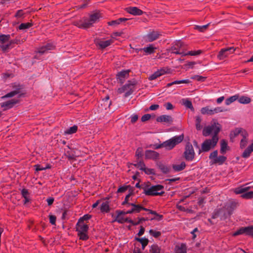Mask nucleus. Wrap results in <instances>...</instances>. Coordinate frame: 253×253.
Returning <instances> with one entry per match:
<instances>
[{
    "instance_id": "obj_32",
    "label": "nucleus",
    "mask_w": 253,
    "mask_h": 253,
    "mask_svg": "<svg viewBox=\"0 0 253 253\" xmlns=\"http://www.w3.org/2000/svg\"><path fill=\"white\" fill-rule=\"evenodd\" d=\"M33 25V22L22 23L17 28V30H23L31 27Z\"/></svg>"
},
{
    "instance_id": "obj_39",
    "label": "nucleus",
    "mask_w": 253,
    "mask_h": 253,
    "mask_svg": "<svg viewBox=\"0 0 253 253\" xmlns=\"http://www.w3.org/2000/svg\"><path fill=\"white\" fill-rule=\"evenodd\" d=\"M139 169L145 172V173L147 175H156L155 170L153 169L148 168L146 167L145 168H139Z\"/></svg>"
},
{
    "instance_id": "obj_37",
    "label": "nucleus",
    "mask_w": 253,
    "mask_h": 253,
    "mask_svg": "<svg viewBox=\"0 0 253 253\" xmlns=\"http://www.w3.org/2000/svg\"><path fill=\"white\" fill-rule=\"evenodd\" d=\"M245 129L241 127H236L233 130L231 131L230 135H233V137H236L239 134H241Z\"/></svg>"
},
{
    "instance_id": "obj_19",
    "label": "nucleus",
    "mask_w": 253,
    "mask_h": 253,
    "mask_svg": "<svg viewBox=\"0 0 253 253\" xmlns=\"http://www.w3.org/2000/svg\"><path fill=\"white\" fill-rule=\"evenodd\" d=\"M160 35V32L153 31L146 36L145 40L147 42H152L158 39Z\"/></svg>"
},
{
    "instance_id": "obj_49",
    "label": "nucleus",
    "mask_w": 253,
    "mask_h": 253,
    "mask_svg": "<svg viewBox=\"0 0 253 253\" xmlns=\"http://www.w3.org/2000/svg\"><path fill=\"white\" fill-rule=\"evenodd\" d=\"M137 219H138L137 221H134L133 220L132 225H133V226L137 225H139V224L142 223V222H143V221H148V220H150V219H149L148 217H137Z\"/></svg>"
},
{
    "instance_id": "obj_62",
    "label": "nucleus",
    "mask_w": 253,
    "mask_h": 253,
    "mask_svg": "<svg viewBox=\"0 0 253 253\" xmlns=\"http://www.w3.org/2000/svg\"><path fill=\"white\" fill-rule=\"evenodd\" d=\"M219 216L220 217V212H219V211H218V208L215 209L212 213L211 218L215 219Z\"/></svg>"
},
{
    "instance_id": "obj_50",
    "label": "nucleus",
    "mask_w": 253,
    "mask_h": 253,
    "mask_svg": "<svg viewBox=\"0 0 253 253\" xmlns=\"http://www.w3.org/2000/svg\"><path fill=\"white\" fill-rule=\"evenodd\" d=\"M143 156V150L142 147H138L135 152V157L137 160Z\"/></svg>"
},
{
    "instance_id": "obj_26",
    "label": "nucleus",
    "mask_w": 253,
    "mask_h": 253,
    "mask_svg": "<svg viewBox=\"0 0 253 253\" xmlns=\"http://www.w3.org/2000/svg\"><path fill=\"white\" fill-rule=\"evenodd\" d=\"M99 209L102 213H105L109 212L111 210L109 206V202L106 201L105 202H103L100 205Z\"/></svg>"
},
{
    "instance_id": "obj_21",
    "label": "nucleus",
    "mask_w": 253,
    "mask_h": 253,
    "mask_svg": "<svg viewBox=\"0 0 253 253\" xmlns=\"http://www.w3.org/2000/svg\"><path fill=\"white\" fill-rule=\"evenodd\" d=\"M156 166L158 168L164 173V174H168L169 173L171 170L170 167L167 166L164 164H163L161 162H158L156 163Z\"/></svg>"
},
{
    "instance_id": "obj_47",
    "label": "nucleus",
    "mask_w": 253,
    "mask_h": 253,
    "mask_svg": "<svg viewBox=\"0 0 253 253\" xmlns=\"http://www.w3.org/2000/svg\"><path fill=\"white\" fill-rule=\"evenodd\" d=\"M130 185H120L119 186L117 192L118 193H122L125 192L127 190H128L129 188H130Z\"/></svg>"
},
{
    "instance_id": "obj_25",
    "label": "nucleus",
    "mask_w": 253,
    "mask_h": 253,
    "mask_svg": "<svg viewBox=\"0 0 253 253\" xmlns=\"http://www.w3.org/2000/svg\"><path fill=\"white\" fill-rule=\"evenodd\" d=\"M13 88L15 89L14 90V91H17L18 92V98L24 97L25 96L26 92H22L21 90L24 88V85L23 84H16L15 83H14V84L13 85Z\"/></svg>"
},
{
    "instance_id": "obj_6",
    "label": "nucleus",
    "mask_w": 253,
    "mask_h": 253,
    "mask_svg": "<svg viewBox=\"0 0 253 253\" xmlns=\"http://www.w3.org/2000/svg\"><path fill=\"white\" fill-rule=\"evenodd\" d=\"M250 189V187L240 186L236 188L234 190V192L236 194H242L241 197L244 199H250L253 198V191L248 192Z\"/></svg>"
},
{
    "instance_id": "obj_43",
    "label": "nucleus",
    "mask_w": 253,
    "mask_h": 253,
    "mask_svg": "<svg viewBox=\"0 0 253 253\" xmlns=\"http://www.w3.org/2000/svg\"><path fill=\"white\" fill-rule=\"evenodd\" d=\"M210 25V23H209L203 26L195 25L194 29L195 30H198L200 32H204L207 30Z\"/></svg>"
},
{
    "instance_id": "obj_23",
    "label": "nucleus",
    "mask_w": 253,
    "mask_h": 253,
    "mask_svg": "<svg viewBox=\"0 0 253 253\" xmlns=\"http://www.w3.org/2000/svg\"><path fill=\"white\" fill-rule=\"evenodd\" d=\"M134 241H136L141 244V250H144L146 247L148 245L149 243L148 239L146 237L143 238H139L136 236L134 237Z\"/></svg>"
},
{
    "instance_id": "obj_9",
    "label": "nucleus",
    "mask_w": 253,
    "mask_h": 253,
    "mask_svg": "<svg viewBox=\"0 0 253 253\" xmlns=\"http://www.w3.org/2000/svg\"><path fill=\"white\" fill-rule=\"evenodd\" d=\"M217 128H219L220 132L221 129V125L217 122H214L213 124H211V126H208L204 127L202 132L203 135L204 136H208L211 134L212 132L213 134H214L215 131Z\"/></svg>"
},
{
    "instance_id": "obj_13",
    "label": "nucleus",
    "mask_w": 253,
    "mask_h": 253,
    "mask_svg": "<svg viewBox=\"0 0 253 253\" xmlns=\"http://www.w3.org/2000/svg\"><path fill=\"white\" fill-rule=\"evenodd\" d=\"M183 42L181 41H176L174 42L173 45L169 49H168L169 51H171L172 53H174L175 54H180L182 56H183V54L185 53L184 52L180 51V49L183 46Z\"/></svg>"
},
{
    "instance_id": "obj_33",
    "label": "nucleus",
    "mask_w": 253,
    "mask_h": 253,
    "mask_svg": "<svg viewBox=\"0 0 253 253\" xmlns=\"http://www.w3.org/2000/svg\"><path fill=\"white\" fill-rule=\"evenodd\" d=\"M125 85L127 89H128L125 94V97H126L133 93L134 91V88L132 87V86H131L130 84L127 82V83Z\"/></svg>"
},
{
    "instance_id": "obj_44",
    "label": "nucleus",
    "mask_w": 253,
    "mask_h": 253,
    "mask_svg": "<svg viewBox=\"0 0 253 253\" xmlns=\"http://www.w3.org/2000/svg\"><path fill=\"white\" fill-rule=\"evenodd\" d=\"M130 206L133 208L135 213H139L142 211V205L141 204H136L135 203H131Z\"/></svg>"
},
{
    "instance_id": "obj_63",
    "label": "nucleus",
    "mask_w": 253,
    "mask_h": 253,
    "mask_svg": "<svg viewBox=\"0 0 253 253\" xmlns=\"http://www.w3.org/2000/svg\"><path fill=\"white\" fill-rule=\"evenodd\" d=\"M14 75L12 73H3L2 74V77L3 80H6L8 78H13Z\"/></svg>"
},
{
    "instance_id": "obj_15",
    "label": "nucleus",
    "mask_w": 253,
    "mask_h": 253,
    "mask_svg": "<svg viewBox=\"0 0 253 253\" xmlns=\"http://www.w3.org/2000/svg\"><path fill=\"white\" fill-rule=\"evenodd\" d=\"M130 72L129 70H123L116 75V79L119 83L122 84L125 82L126 79L129 76V73Z\"/></svg>"
},
{
    "instance_id": "obj_5",
    "label": "nucleus",
    "mask_w": 253,
    "mask_h": 253,
    "mask_svg": "<svg viewBox=\"0 0 253 253\" xmlns=\"http://www.w3.org/2000/svg\"><path fill=\"white\" fill-rule=\"evenodd\" d=\"M81 222L78 221L76 225V231L79 239L82 241H87L89 239L87 232L89 229L88 225H80Z\"/></svg>"
},
{
    "instance_id": "obj_42",
    "label": "nucleus",
    "mask_w": 253,
    "mask_h": 253,
    "mask_svg": "<svg viewBox=\"0 0 253 253\" xmlns=\"http://www.w3.org/2000/svg\"><path fill=\"white\" fill-rule=\"evenodd\" d=\"M196 64V62L194 61H188L186 63L184 64L183 66L182 67V68L187 70L189 69H193L194 68V65Z\"/></svg>"
},
{
    "instance_id": "obj_60",
    "label": "nucleus",
    "mask_w": 253,
    "mask_h": 253,
    "mask_svg": "<svg viewBox=\"0 0 253 253\" xmlns=\"http://www.w3.org/2000/svg\"><path fill=\"white\" fill-rule=\"evenodd\" d=\"M110 99V96L108 94L106 95L104 98L102 99V101H104V103H105V105L108 106L109 107L112 105V101H110L108 102V100Z\"/></svg>"
},
{
    "instance_id": "obj_38",
    "label": "nucleus",
    "mask_w": 253,
    "mask_h": 253,
    "mask_svg": "<svg viewBox=\"0 0 253 253\" xmlns=\"http://www.w3.org/2000/svg\"><path fill=\"white\" fill-rule=\"evenodd\" d=\"M238 101L241 104H247L251 102V99L248 96H242L239 98Z\"/></svg>"
},
{
    "instance_id": "obj_2",
    "label": "nucleus",
    "mask_w": 253,
    "mask_h": 253,
    "mask_svg": "<svg viewBox=\"0 0 253 253\" xmlns=\"http://www.w3.org/2000/svg\"><path fill=\"white\" fill-rule=\"evenodd\" d=\"M144 185L143 193L146 196H162L165 193L164 191H163L164 186L162 185L157 184L153 185L149 181H148L147 183H144Z\"/></svg>"
},
{
    "instance_id": "obj_59",
    "label": "nucleus",
    "mask_w": 253,
    "mask_h": 253,
    "mask_svg": "<svg viewBox=\"0 0 253 253\" xmlns=\"http://www.w3.org/2000/svg\"><path fill=\"white\" fill-rule=\"evenodd\" d=\"M128 190V193L126 196L125 198L129 199L130 197L133 196L135 194L134 187L130 186V188H129Z\"/></svg>"
},
{
    "instance_id": "obj_31",
    "label": "nucleus",
    "mask_w": 253,
    "mask_h": 253,
    "mask_svg": "<svg viewBox=\"0 0 253 253\" xmlns=\"http://www.w3.org/2000/svg\"><path fill=\"white\" fill-rule=\"evenodd\" d=\"M65 156L68 158V160H76V155L75 151L73 150H68L65 153Z\"/></svg>"
},
{
    "instance_id": "obj_55",
    "label": "nucleus",
    "mask_w": 253,
    "mask_h": 253,
    "mask_svg": "<svg viewBox=\"0 0 253 253\" xmlns=\"http://www.w3.org/2000/svg\"><path fill=\"white\" fill-rule=\"evenodd\" d=\"M18 92H17V91H14V90L11 91L7 93L4 96H2L1 98L4 99V98H6L12 97L14 96L15 95L18 94Z\"/></svg>"
},
{
    "instance_id": "obj_40",
    "label": "nucleus",
    "mask_w": 253,
    "mask_h": 253,
    "mask_svg": "<svg viewBox=\"0 0 253 253\" xmlns=\"http://www.w3.org/2000/svg\"><path fill=\"white\" fill-rule=\"evenodd\" d=\"M201 112L202 114H209L210 115H213V110L210 109L209 106H207L205 107H203L201 110Z\"/></svg>"
},
{
    "instance_id": "obj_4",
    "label": "nucleus",
    "mask_w": 253,
    "mask_h": 253,
    "mask_svg": "<svg viewBox=\"0 0 253 253\" xmlns=\"http://www.w3.org/2000/svg\"><path fill=\"white\" fill-rule=\"evenodd\" d=\"M236 207V203L232 202L228 205H226L220 208H218L220 215V220L221 221L225 220L228 218L230 217Z\"/></svg>"
},
{
    "instance_id": "obj_61",
    "label": "nucleus",
    "mask_w": 253,
    "mask_h": 253,
    "mask_svg": "<svg viewBox=\"0 0 253 253\" xmlns=\"http://www.w3.org/2000/svg\"><path fill=\"white\" fill-rule=\"evenodd\" d=\"M218 157V151L217 150L213 151L211 152L210 156L209 159L211 161L213 160L214 159H216Z\"/></svg>"
},
{
    "instance_id": "obj_53",
    "label": "nucleus",
    "mask_w": 253,
    "mask_h": 253,
    "mask_svg": "<svg viewBox=\"0 0 253 253\" xmlns=\"http://www.w3.org/2000/svg\"><path fill=\"white\" fill-rule=\"evenodd\" d=\"M149 234L155 238H158L161 236V232L158 231H155L153 229H150L149 231Z\"/></svg>"
},
{
    "instance_id": "obj_18",
    "label": "nucleus",
    "mask_w": 253,
    "mask_h": 253,
    "mask_svg": "<svg viewBox=\"0 0 253 253\" xmlns=\"http://www.w3.org/2000/svg\"><path fill=\"white\" fill-rule=\"evenodd\" d=\"M125 10L128 13L133 15H141L144 12L137 7L129 6L126 8Z\"/></svg>"
},
{
    "instance_id": "obj_7",
    "label": "nucleus",
    "mask_w": 253,
    "mask_h": 253,
    "mask_svg": "<svg viewBox=\"0 0 253 253\" xmlns=\"http://www.w3.org/2000/svg\"><path fill=\"white\" fill-rule=\"evenodd\" d=\"M195 153L192 145L190 142L186 143L183 156L187 161H192L195 158Z\"/></svg>"
},
{
    "instance_id": "obj_8",
    "label": "nucleus",
    "mask_w": 253,
    "mask_h": 253,
    "mask_svg": "<svg viewBox=\"0 0 253 253\" xmlns=\"http://www.w3.org/2000/svg\"><path fill=\"white\" fill-rule=\"evenodd\" d=\"M243 234L253 238V225L240 227L233 233L232 236L236 237Z\"/></svg>"
},
{
    "instance_id": "obj_51",
    "label": "nucleus",
    "mask_w": 253,
    "mask_h": 253,
    "mask_svg": "<svg viewBox=\"0 0 253 253\" xmlns=\"http://www.w3.org/2000/svg\"><path fill=\"white\" fill-rule=\"evenodd\" d=\"M238 98V95H235L232 96H231V97H229V98H228L227 99H226V100H225V104L227 105H229V104H230L232 102H233L235 101H236Z\"/></svg>"
},
{
    "instance_id": "obj_29",
    "label": "nucleus",
    "mask_w": 253,
    "mask_h": 253,
    "mask_svg": "<svg viewBox=\"0 0 253 253\" xmlns=\"http://www.w3.org/2000/svg\"><path fill=\"white\" fill-rule=\"evenodd\" d=\"M176 253H187V246L184 243H182L180 246H176Z\"/></svg>"
},
{
    "instance_id": "obj_41",
    "label": "nucleus",
    "mask_w": 253,
    "mask_h": 253,
    "mask_svg": "<svg viewBox=\"0 0 253 253\" xmlns=\"http://www.w3.org/2000/svg\"><path fill=\"white\" fill-rule=\"evenodd\" d=\"M148 147L155 150H157L162 147H166L167 148V145H166V141L161 144H150Z\"/></svg>"
},
{
    "instance_id": "obj_45",
    "label": "nucleus",
    "mask_w": 253,
    "mask_h": 253,
    "mask_svg": "<svg viewBox=\"0 0 253 253\" xmlns=\"http://www.w3.org/2000/svg\"><path fill=\"white\" fill-rule=\"evenodd\" d=\"M10 39V35L0 34V42L2 44L9 41Z\"/></svg>"
},
{
    "instance_id": "obj_12",
    "label": "nucleus",
    "mask_w": 253,
    "mask_h": 253,
    "mask_svg": "<svg viewBox=\"0 0 253 253\" xmlns=\"http://www.w3.org/2000/svg\"><path fill=\"white\" fill-rule=\"evenodd\" d=\"M237 48L234 47H228L221 49L219 51L217 58L219 60H223L225 58L227 57L229 54L233 53L236 50Z\"/></svg>"
},
{
    "instance_id": "obj_27",
    "label": "nucleus",
    "mask_w": 253,
    "mask_h": 253,
    "mask_svg": "<svg viewBox=\"0 0 253 253\" xmlns=\"http://www.w3.org/2000/svg\"><path fill=\"white\" fill-rule=\"evenodd\" d=\"M142 49L145 52L146 55H150L156 52V47L153 44H149L148 46L142 48Z\"/></svg>"
},
{
    "instance_id": "obj_35",
    "label": "nucleus",
    "mask_w": 253,
    "mask_h": 253,
    "mask_svg": "<svg viewBox=\"0 0 253 253\" xmlns=\"http://www.w3.org/2000/svg\"><path fill=\"white\" fill-rule=\"evenodd\" d=\"M133 220L129 218V217H125L123 216H119L118 223L120 224H123L125 222L130 223L132 225Z\"/></svg>"
},
{
    "instance_id": "obj_34",
    "label": "nucleus",
    "mask_w": 253,
    "mask_h": 253,
    "mask_svg": "<svg viewBox=\"0 0 253 253\" xmlns=\"http://www.w3.org/2000/svg\"><path fill=\"white\" fill-rule=\"evenodd\" d=\"M78 130V126L74 125L73 126L70 127L64 131L65 134H72L76 133Z\"/></svg>"
},
{
    "instance_id": "obj_46",
    "label": "nucleus",
    "mask_w": 253,
    "mask_h": 253,
    "mask_svg": "<svg viewBox=\"0 0 253 253\" xmlns=\"http://www.w3.org/2000/svg\"><path fill=\"white\" fill-rule=\"evenodd\" d=\"M203 52V51L202 50H195V51H189L187 53H185L183 54V56H186V55H190V56H196L199 55L201 54H202Z\"/></svg>"
},
{
    "instance_id": "obj_22",
    "label": "nucleus",
    "mask_w": 253,
    "mask_h": 253,
    "mask_svg": "<svg viewBox=\"0 0 253 253\" xmlns=\"http://www.w3.org/2000/svg\"><path fill=\"white\" fill-rule=\"evenodd\" d=\"M230 147L228 145V142L225 139H222L220 141V153L223 155L225 154L227 151L230 150Z\"/></svg>"
},
{
    "instance_id": "obj_28",
    "label": "nucleus",
    "mask_w": 253,
    "mask_h": 253,
    "mask_svg": "<svg viewBox=\"0 0 253 253\" xmlns=\"http://www.w3.org/2000/svg\"><path fill=\"white\" fill-rule=\"evenodd\" d=\"M186 165L184 162H182L180 165L173 164L172 168L174 171L178 172L183 170L186 168Z\"/></svg>"
},
{
    "instance_id": "obj_11",
    "label": "nucleus",
    "mask_w": 253,
    "mask_h": 253,
    "mask_svg": "<svg viewBox=\"0 0 253 253\" xmlns=\"http://www.w3.org/2000/svg\"><path fill=\"white\" fill-rule=\"evenodd\" d=\"M23 42V41L22 40L21 41L19 38L16 37L15 39L9 40L7 44L0 45V47L1 49V51L4 53L7 52L9 49L13 48L14 46H13V44H19Z\"/></svg>"
},
{
    "instance_id": "obj_30",
    "label": "nucleus",
    "mask_w": 253,
    "mask_h": 253,
    "mask_svg": "<svg viewBox=\"0 0 253 253\" xmlns=\"http://www.w3.org/2000/svg\"><path fill=\"white\" fill-rule=\"evenodd\" d=\"M161 248L157 244H154L150 247V253H161Z\"/></svg>"
},
{
    "instance_id": "obj_57",
    "label": "nucleus",
    "mask_w": 253,
    "mask_h": 253,
    "mask_svg": "<svg viewBox=\"0 0 253 253\" xmlns=\"http://www.w3.org/2000/svg\"><path fill=\"white\" fill-rule=\"evenodd\" d=\"M49 223L53 225H56V216L54 215L49 214L48 215Z\"/></svg>"
},
{
    "instance_id": "obj_64",
    "label": "nucleus",
    "mask_w": 253,
    "mask_h": 253,
    "mask_svg": "<svg viewBox=\"0 0 253 253\" xmlns=\"http://www.w3.org/2000/svg\"><path fill=\"white\" fill-rule=\"evenodd\" d=\"M21 194L23 198L29 197L30 195V193L29 192L28 190L26 188H23L21 190Z\"/></svg>"
},
{
    "instance_id": "obj_24",
    "label": "nucleus",
    "mask_w": 253,
    "mask_h": 253,
    "mask_svg": "<svg viewBox=\"0 0 253 253\" xmlns=\"http://www.w3.org/2000/svg\"><path fill=\"white\" fill-rule=\"evenodd\" d=\"M227 157L223 155L219 156L213 160L211 161V165L218 164V165H222L226 161Z\"/></svg>"
},
{
    "instance_id": "obj_14",
    "label": "nucleus",
    "mask_w": 253,
    "mask_h": 253,
    "mask_svg": "<svg viewBox=\"0 0 253 253\" xmlns=\"http://www.w3.org/2000/svg\"><path fill=\"white\" fill-rule=\"evenodd\" d=\"M113 42L114 41L112 39L105 41H102L99 39H96L94 40V43L97 46H99V49H105L106 47L113 43Z\"/></svg>"
},
{
    "instance_id": "obj_1",
    "label": "nucleus",
    "mask_w": 253,
    "mask_h": 253,
    "mask_svg": "<svg viewBox=\"0 0 253 253\" xmlns=\"http://www.w3.org/2000/svg\"><path fill=\"white\" fill-rule=\"evenodd\" d=\"M102 17L99 10H95L89 15V18L84 17L82 19L74 21L73 24L79 28L87 29L92 27L94 23L98 22Z\"/></svg>"
},
{
    "instance_id": "obj_54",
    "label": "nucleus",
    "mask_w": 253,
    "mask_h": 253,
    "mask_svg": "<svg viewBox=\"0 0 253 253\" xmlns=\"http://www.w3.org/2000/svg\"><path fill=\"white\" fill-rule=\"evenodd\" d=\"M158 72L161 73V76H162L165 74H169L171 73V69L169 67L162 68L160 70H158Z\"/></svg>"
},
{
    "instance_id": "obj_58",
    "label": "nucleus",
    "mask_w": 253,
    "mask_h": 253,
    "mask_svg": "<svg viewBox=\"0 0 253 253\" xmlns=\"http://www.w3.org/2000/svg\"><path fill=\"white\" fill-rule=\"evenodd\" d=\"M92 217V215L89 214H85L83 216L81 217L78 221L79 222H82L83 221H87L89 219H90Z\"/></svg>"
},
{
    "instance_id": "obj_36",
    "label": "nucleus",
    "mask_w": 253,
    "mask_h": 253,
    "mask_svg": "<svg viewBox=\"0 0 253 253\" xmlns=\"http://www.w3.org/2000/svg\"><path fill=\"white\" fill-rule=\"evenodd\" d=\"M182 101L183 104L187 108L190 109L191 111H193L194 110V108L193 106L191 101L188 99H183Z\"/></svg>"
},
{
    "instance_id": "obj_20",
    "label": "nucleus",
    "mask_w": 253,
    "mask_h": 253,
    "mask_svg": "<svg viewBox=\"0 0 253 253\" xmlns=\"http://www.w3.org/2000/svg\"><path fill=\"white\" fill-rule=\"evenodd\" d=\"M156 121L160 123L166 122L171 124L173 122V119L170 116L163 115L158 117L156 119Z\"/></svg>"
},
{
    "instance_id": "obj_16",
    "label": "nucleus",
    "mask_w": 253,
    "mask_h": 253,
    "mask_svg": "<svg viewBox=\"0 0 253 253\" xmlns=\"http://www.w3.org/2000/svg\"><path fill=\"white\" fill-rule=\"evenodd\" d=\"M20 100L17 99H12L8 101L2 102L0 103V106L2 108H4L3 111H5L12 108L14 105L19 103Z\"/></svg>"
},
{
    "instance_id": "obj_56",
    "label": "nucleus",
    "mask_w": 253,
    "mask_h": 253,
    "mask_svg": "<svg viewBox=\"0 0 253 253\" xmlns=\"http://www.w3.org/2000/svg\"><path fill=\"white\" fill-rule=\"evenodd\" d=\"M151 117L154 118L155 117V115L154 114L151 115V114H146L142 116L141 118V121L142 122H146L149 120L151 119Z\"/></svg>"
},
{
    "instance_id": "obj_3",
    "label": "nucleus",
    "mask_w": 253,
    "mask_h": 253,
    "mask_svg": "<svg viewBox=\"0 0 253 253\" xmlns=\"http://www.w3.org/2000/svg\"><path fill=\"white\" fill-rule=\"evenodd\" d=\"M219 133V128L216 129L215 134H213L211 139H206L201 145V148L199 149L198 153L200 154L202 152H207L211 149L214 148L219 140L218 133Z\"/></svg>"
},
{
    "instance_id": "obj_10",
    "label": "nucleus",
    "mask_w": 253,
    "mask_h": 253,
    "mask_svg": "<svg viewBox=\"0 0 253 253\" xmlns=\"http://www.w3.org/2000/svg\"><path fill=\"white\" fill-rule=\"evenodd\" d=\"M183 139L184 134H182L179 136H175L166 141V145H167V149L169 150L172 149L177 144L181 142Z\"/></svg>"
},
{
    "instance_id": "obj_17",
    "label": "nucleus",
    "mask_w": 253,
    "mask_h": 253,
    "mask_svg": "<svg viewBox=\"0 0 253 253\" xmlns=\"http://www.w3.org/2000/svg\"><path fill=\"white\" fill-rule=\"evenodd\" d=\"M159 153L155 151L146 150L145 152V159L146 160H156L159 159Z\"/></svg>"
},
{
    "instance_id": "obj_52",
    "label": "nucleus",
    "mask_w": 253,
    "mask_h": 253,
    "mask_svg": "<svg viewBox=\"0 0 253 253\" xmlns=\"http://www.w3.org/2000/svg\"><path fill=\"white\" fill-rule=\"evenodd\" d=\"M192 80H195L199 82H204L206 81L207 77L198 75H194L191 77Z\"/></svg>"
},
{
    "instance_id": "obj_48",
    "label": "nucleus",
    "mask_w": 253,
    "mask_h": 253,
    "mask_svg": "<svg viewBox=\"0 0 253 253\" xmlns=\"http://www.w3.org/2000/svg\"><path fill=\"white\" fill-rule=\"evenodd\" d=\"M252 152H253L252 149L248 147L242 154L241 156L244 158H247L250 156Z\"/></svg>"
}]
</instances>
